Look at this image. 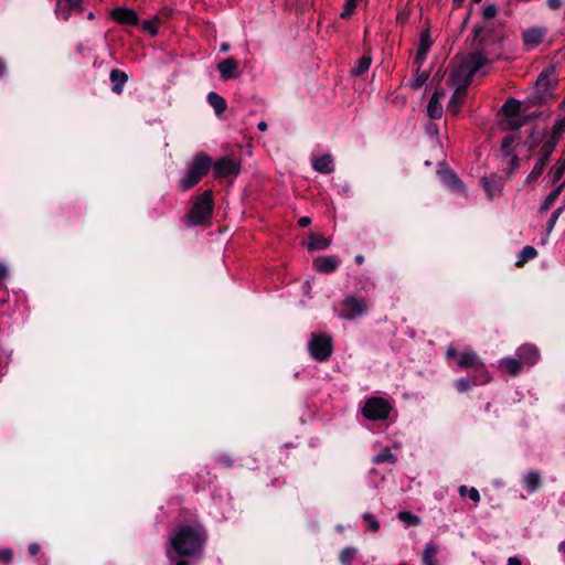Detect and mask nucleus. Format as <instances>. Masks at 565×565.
<instances>
[{
    "label": "nucleus",
    "instance_id": "obj_23",
    "mask_svg": "<svg viewBox=\"0 0 565 565\" xmlns=\"http://www.w3.org/2000/svg\"><path fill=\"white\" fill-rule=\"evenodd\" d=\"M110 82L113 83V92L115 94H121L125 84L128 81V75L125 72H121L117 68L110 71L109 75Z\"/></svg>",
    "mask_w": 565,
    "mask_h": 565
},
{
    "label": "nucleus",
    "instance_id": "obj_36",
    "mask_svg": "<svg viewBox=\"0 0 565 565\" xmlns=\"http://www.w3.org/2000/svg\"><path fill=\"white\" fill-rule=\"evenodd\" d=\"M544 169H545V167L543 166V161H536L532 171L527 174L525 181L527 183L535 182L541 177Z\"/></svg>",
    "mask_w": 565,
    "mask_h": 565
},
{
    "label": "nucleus",
    "instance_id": "obj_51",
    "mask_svg": "<svg viewBox=\"0 0 565 565\" xmlns=\"http://www.w3.org/2000/svg\"><path fill=\"white\" fill-rule=\"evenodd\" d=\"M167 557L171 562H174V565H189L188 562H185V561H182V559L177 561L175 556L171 554L170 550L167 551Z\"/></svg>",
    "mask_w": 565,
    "mask_h": 565
},
{
    "label": "nucleus",
    "instance_id": "obj_22",
    "mask_svg": "<svg viewBox=\"0 0 565 565\" xmlns=\"http://www.w3.org/2000/svg\"><path fill=\"white\" fill-rule=\"evenodd\" d=\"M470 380L473 385H486L492 381L491 374L483 361L473 370V375Z\"/></svg>",
    "mask_w": 565,
    "mask_h": 565
},
{
    "label": "nucleus",
    "instance_id": "obj_25",
    "mask_svg": "<svg viewBox=\"0 0 565 565\" xmlns=\"http://www.w3.org/2000/svg\"><path fill=\"white\" fill-rule=\"evenodd\" d=\"M565 188V182H562L561 184H558L544 200L543 202L541 203L540 207H539V212L540 213H545L547 212L555 203V201L557 200V198L559 196L561 192L563 191V189Z\"/></svg>",
    "mask_w": 565,
    "mask_h": 565
},
{
    "label": "nucleus",
    "instance_id": "obj_59",
    "mask_svg": "<svg viewBox=\"0 0 565 565\" xmlns=\"http://www.w3.org/2000/svg\"><path fill=\"white\" fill-rule=\"evenodd\" d=\"M511 166H512L513 169H516L519 167V158L518 157L514 156L511 159Z\"/></svg>",
    "mask_w": 565,
    "mask_h": 565
},
{
    "label": "nucleus",
    "instance_id": "obj_6",
    "mask_svg": "<svg viewBox=\"0 0 565 565\" xmlns=\"http://www.w3.org/2000/svg\"><path fill=\"white\" fill-rule=\"evenodd\" d=\"M392 411L391 403L383 397H370L365 401L362 414L370 420H384Z\"/></svg>",
    "mask_w": 565,
    "mask_h": 565
},
{
    "label": "nucleus",
    "instance_id": "obj_9",
    "mask_svg": "<svg viewBox=\"0 0 565 565\" xmlns=\"http://www.w3.org/2000/svg\"><path fill=\"white\" fill-rule=\"evenodd\" d=\"M367 302L363 298L348 295L342 301V312L340 317L347 320H353L360 316H363L367 311Z\"/></svg>",
    "mask_w": 565,
    "mask_h": 565
},
{
    "label": "nucleus",
    "instance_id": "obj_57",
    "mask_svg": "<svg viewBox=\"0 0 565 565\" xmlns=\"http://www.w3.org/2000/svg\"><path fill=\"white\" fill-rule=\"evenodd\" d=\"M451 182L455 186L462 188L460 180L456 175H451Z\"/></svg>",
    "mask_w": 565,
    "mask_h": 565
},
{
    "label": "nucleus",
    "instance_id": "obj_10",
    "mask_svg": "<svg viewBox=\"0 0 565 565\" xmlns=\"http://www.w3.org/2000/svg\"><path fill=\"white\" fill-rule=\"evenodd\" d=\"M502 113L507 118V126L511 129H516L525 124V120L520 117L521 103L514 98H509L503 104Z\"/></svg>",
    "mask_w": 565,
    "mask_h": 565
},
{
    "label": "nucleus",
    "instance_id": "obj_54",
    "mask_svg": "<svg viewBox=\"0 0 565 565\" xmlns=\"http://www.w3.org/2000/svg\"><path fill=\"white\" fill-rule=\"evenodd\" d=\"M548 159L550 156L545 154V152H541L536 161H543V166L546 167Z\"/></svg>",
    "mask_w": 565,
    "mask_h": 565
},
{
    "label": "nucleus",
    "instance_id": "obj_32",
    "mask_svg": "<svg viewBox=\"0 0 565 565\" xmlns=\"http://www.w3.org/2000/svg\"><path fill=\"white\" fill-rule=\"evenodd\" d=\"M396 461L397 457L393 452H391L388 448L384 449L373 458V462L376 465L385 462L394 465Z\"/></svg>",
    "mask_w": 565,
    "mask_h": 565
},
{
    "label": "nucleus",
    "instance_id": "obj_50",
    "mask_svg": "<svg viewBox=\"0 0 565 565\" xmlns=\"http://www.w3.org/2000/svg\"><path fill=\"white\" fill-rule=\"evenodd\" d=\"M30 555L34 556L41 552V546L38 543H30L28 546Z\"/></svg>",
    "mask_w": 565,
    "mask_h": 565
},
{
    "label": "nucleus",
    "instance_id": "obj_16",
    "mask_svg": "<svg viewBox=\"0 0 565 565\" xmlns=\"http://www.w3.org/2000/svg\"><path fill=\"white\" fill-rule=\"evenodd\" d=\"M111 18L120 24L136 25L138 23L137 13L131 9L117 8L111 11Z\"/></svg>",
    "mask_w": 565,
    "mask_h": 565
},
{
    "label": "nucleus",
    "instance_id": "obj_44",
    "mask_svg": "<svg viewBox=\"0 0 565 565\" xmlns=\"http://www.w3.org/2000/svg\"><path fill=\"white\" fill-rule=\"evenodd\" d=\"M157 22L154 20H147L142 22L141 29L146 32H149L151 35H156L158 33Z\"/></svg>",
    "mask_w": 565,
    "mask_h": 565
},
{
    "label": "nucleus",
    "instance_id": "obj_17",
    "mask_svg": "<svg viewBox=\"0 0 565 565\" xmlns=\"http://www.w3.org/2000/svg\"><path fill=\"white\" fill-rule=\"evenodd\" d=\"M481 183L490 199L499 195L503 189V181L501 177H483L481 179Z\"/></svg>",
    "mask_w": 565,
    "mask_h": 565
},
{
    "label": "nucleus",
    "instance_id": "obj_58",
    "mask_svg": "<svg viewBox=\"0 0 565 565\" xmlns=\"http://www.w3.org/2000/svg\"><path fill=\"white\" fill-rule=\"evenodd\" d=\"M6 68V63L0 58V77L4 75Z\"/></svg>",
    "mask_w": 565,
    "mask_h": 565
},
{
    "label": "nucleus",
    "instance_id": "obj_7",
    "mask_svg": "<svg viewBox=\"0 0 565 565\" xmlns=\"http://www.w3.org/2000/svg\"><path fill=\"white\" fill-rule=\"evenodd\" d=\"M447 359H456L457 365L461 370H475L482 362L481 358L472 349H465L458 352L455 348L449 347L446 351Z\"/></svg>",
    "mask_w": 565,
    "mask_h": 565
},
{
    "label": "nucleus",
    "instance_id": "obj_49",
    "mask_svg": "<svg viewBox=\"0 0 565 565\" xmlns=\"http://www.w3.org/2000/svg\"><path fill=\"white\" fill-rule=\"evenodd\" d=\"M513 142H514L513 137H511V136L505 137L502 141V146H501L502 150L508 153L510 148L512 147Z\"/></svg>",
    "mask_w": 565,
    "mask_h": 565
},
{
    "label": "nucleus",
    "instance_id": "obj_27",
    "mask_svg": "<svg viewBox=\"0 0 565 565\" xmlns=\"http://www.w3.org/2000/svg\"><path fill=\"white\" fill-rule=\"evenodd\" d=\"M438 546L434 543H427L423 552L424 565H439L437 561Z\"/></svg>",
    "mask_w": 565,
    "mask_h": 565
},
{
    "label": "nucleus",
    "instance_id": "obj_35",
    "mask_svg": "<svg viewBox=\"0 0 565 565\" xmlns=\"http://www.w3.org/2000/svg\"><path fill=\"white\" fill-rule=\"evenodd\" d=\"M371 63H372V58L370 56H362L359 61H358V64L352 68V74L353 75H362L363 73H365L366 71H369L370 66H371Z\"/></svg>",
    "mask_w": 565,
    "mask_h": 565
},
{
    "label": "nucleus",
    "instance_id": "obj_28",
    "mask_svg": "<svg viewBox=\"0 0 565 565\" xmlns=\"http://www.w3.org/2000/svg\"><path fill=\"white\" fill-rule=\"evenodd\" d=\"M523 483L529 492H534L541 487V476L537 471H529L524 478Z\"/></svg>",
    "mask_w": 565,
    "mask_h": 565
},
{
    "label": "nucleus",
    "instance_id": "obj_39",
    "mask_svg": "<svg viewBox=\"0 0 565 565\" xmlns=\"http://www.w3.org/2000/svg\"><path fill=\"white\" fill-rule=\"evenodd\" d=\"M565 131V116L558 119L552 129V139L558 140L562 134Z\"/></svg>",
    "mask_w": 565,
    "mask_h": 565
},
{
    "label": "nucleus",
    "instance_id": "obj_61",
    "mask_svg": "<svg viewBox=\"0 0 565 565\" xmlns=\"http://www.w3.org/2000/svg\"><path fill=\"white\" fill-rule=\"evenodd\" d=\"M355 263L359 265H362L364 263V256L363 255H356L355 256Z\"/></svg>",
    "mask_w": 565,
    "mask_h": 565
},
{
    "label": "nucleus",
    "instance_id": "obj_60",
    "mask_svg": "<svg viewBox=\"0 0 565 565\" xmlns=\"http://www.w3.org/2000/svg\"><path fill=\"white\" fill-rule=\"evenodd\" d=\"M257 128L260 130V131H265L267 129V124L265 121H260L258 125H257Z\"/></svg>",
    "mask_w": 565,
    "mask_h": 565
},
{
    "label": "nucleus",
    "instance_id": "obj_48",
    "mask_svg": "<svg viewBox=\"0 0 565 565\" xmlns=\"http://www.w3.org/2000/svg\"><path fill=\"white\" fill-rule=\"evenodd\" d=\"M9 276V268L8 266L3 263V262H0V284L3 282Z\"/></svg>",
    "mask_w": 565,
    "mask_h": 565
},
{
    "label": "nucleus",
    "instance_id": "obj_33",
    "mask_svg": "<svg viewBox=\"0 0 565 565\" xmlns=\"http://www.w3.org/2000/svg\"><path fill=\"white\" fill-rule=\"evenodd\" d=\"M429 74L426 71H420L418 66H416V74L412 78L409 85L413 89L420 88L428 79Z\"/></svg>",
    "mask_w": 565,
    "mask_h": 565
},
{
    "label": "nucleus",
    "instance_id": "obj_42",
    "mask_svg": "<svg viewBox=\"0 0 565 565\" xmlns=\"http://www.w3.org/2000/svg\"><path fill=\"white\" fill-rule=\"evenodd\" d=\"M565 211V204L557 207L551 215L547 222V232L551 233L559 217V215Z\"/></svg>",
    "mask_w": 565,
    "mask_h": 565
},
{
    "label": "nucleus",
    "instance_id": "obj_3",
    "mask_svg": "<svg viewBox=\"0 0 565 565\" xmlns=\"http://www.w3.org/2000/svg\"><path fill=\"white\" fill-rule=\"evenodd\" d=\"M212 167V159L205 152H199L194 156L188 166L183 177L179 180L181 191H188L196 185Z\"/></svg>",
    "mask_w": 565,
    "mask_h": 565
},
{
    "label": "nucleus",
    "instance_id": "obj_18",
    "mask_svg": "<svg viewBox=\"0 0 565 565\" xmlns=\"http://www.w3.org/2000/svg\"><path fill=\"white\" fill-rule=\"evenodd\" d=\"M238 63L233 57H227L217 65V70L223 79L236 78Z\"/></svg>",
    "mask_w": 565,
    "mask_h": 565
},
{
    "label": "nucleus",
    "instance_id": "obj_11",
    "mask_svg": "<svg viewBox=\"0 0 565 565\" xmlns=\"http://www.w3.org/2000/svg\"><path fill=\"white\" fill-rule=\"evenodd\" d=\"M340 258L335 255L320 256L313 259V269L321 274H330L338 269Z\"/></svg>",
    "mask_w": 565,
    "mask_h": 565
},
{
    "label": "nucleus",
    "instance_id": "obj_53",
    "mask_svg": "<svg viewBox=\"0 0 565 565\" xmlns=\"http://www.w3.org/2000/svg\"><path fill=\"white\" fill-rule=\"evenodd\" d=\"M547 4L551 9L556 10L561 8L562 2L561 0H547Z\"/></svg>",
    "mask_w": 565,
    "mask_h": 565
},
{
    "label": "nucleus",
    "instance_id": "obj_41",
    "mask_svg": "<svg viewBox=\"0 0 565 565\" xmlns=\"http://www.w3.org/2000/svg\"><path fill=\"white\" fill-rule=\"evenodd\" d=\"M472 382L470 377H461L455 382V387L459 393H465L470 390Z\"/></svg>",
    "mask_w": 565,
    "mask_h": 565
},
{
    "label": "nucleus",
    "instance_id": "obj_52",
    "mask_svg": "<svg viewBox=\"0 0 565 565\" xmlns=\"http://www.w3.org/2000/svg\"><path fill=\"white\" fill-rule=\"evenodd\" d=\"M298 224L301 227H307L311 224V218L308 216H302L298 220Z\"/></svg>",
    "mask_w": 565,
    "mask_h": 565
},
{
    "label": "nucleus",
    "instance_id": "obj_14",
    "mask_svg": "<svg viewBox=\"0 0 565 565\" xmlns=\"http://www.w3.org/2000/svg\"><path fill=\"white\" fill-rule=\"evenodd\" d=\"M82 0H56L55 13L58 19L68 20L73 10L81 7Z\"/></svg>",
    "mask_w": 565,
    "mask_h": 565
},
{
    "label": "nucleus",
    "instance_id": "obj_43",
    "mask_svg": "<svg viewBox=\"0 0 565 565\" xmlns=\"http://www.w3.org/2000/svg\"><path fill=\"white\" fill-rule=\"evenodd\" d=\"M13 551L11 548H0V565H8L13 559Z\"/></svg>",
    "mask_w": 565,
    "mask_h": 565
},
{
    "label": "nucleus",
    "instance_id": "obj_37",
    "mask_svg": "<svg viewBox=\"0 0 565 565\" xmlns=\"http://www.w3.org/2000/svg\"><path fill=\"white\" fill-rule=\"evenodd\" d=\"M398 519L407 525H418L420 523V519L408 511H401Z\"/></svg>",
    "mask_w": 565,
    "mask_h": 565
},
{
    "label": "nucleus",
    "instance_id": "obj_26",
    "mask_svg": "<svg viewBox=\"0 0 565 565\" xmlns=\"http://www.w3.org/2000/svg\"><path fill=\"white\" fill-rule=\"evenodd\" d=\"M331 241L318 234H310L307 248L310 252L322 250L330 246Z\"/></svg>",
    "mask_w": 565,
    "mask_h": 565
},
{
    "label": "nucleus",
    "instance_id": "obj_34",
    "mask_svg": "<svg viewBox=\"0 0 565 565\" xmlns=\"http://www.w3.org/2000/svg\"><path fill=\"white\" fill-rule=\"evenodd\" d=\"M358 550L353 546H345L339 555V561L342 565H350L355 558Z\"/></svg>",
    "mask_w": 565,
    "mask_h": 565
},
{
    "label": "nucleus",
    "instance_id": "obj_5",
    "mask_svg": "<svg viewBox=\"0 0 565 565\" xmlns=\"http://www.w3.org/2000/svg\"><path fill=\"white\" fill-rule=\"evenodd\" d=\"M308 350L316 361L324 362L333 352L332 338L328 334L312 333L308 342Z\"/></svg>",
    "mask_w": 565,
    "mask_h": 565
},
{
    "label": "nucleus",
    "instance_id": "obj_63",
    "mask_svg": "<svg viewBox=\"0 0 565 565\" xmlns=\"http://www.w3.org/2000/svg\"><path fill=\"white\" fill-rule=\"evenodd\" d=\"M479 32H480V30L478 28H475V36H476V39L479 36Z\"/></svg>",
    "mask_w": 565,
    "mask_h": 565
},
{
    "label": "nucleus",
    "instance_id": "obj_15",
    "mask_svg": "<svg viewBox=\"0 0 565 565\" xmlns=\"http://www.w3.org/2000/svg\"><path fill=\"white\" fill-rule=\"evenodd\" d=\"M545 34L546 31L543 28H530L522 34L523 43L529 49L535 47L543 41Z\"/></svg>",
    "mask_w": 565,
    "mask_h": 565
},
{
    "label": "nucleus",
    "instance_id": "obj_62",
    "mask_svg": "<svg viewBox=\"0 0 565 565\" xmlns=\"http://www.w3.org/2000/svg\"><path fill=\"white\" fill-rule=\"evenodd\" d=\"M228 49H230L228 43H223V44L221 45V51H222V52H226V51H228Z\"/></svg>",
    "mask_w": 565,
    "mask_h": 565
},
{
    "label": "nucleus",
    "instance_id": "obj_29",
    "mask_svg": "<svg viewBox=\"0 0 565 565\" xmlns=\"http://www.w3.org/2000/svg\"><path fill=\"white\" fill-rule=\"evenodd\" d=\"M207 100H209V104L213 107V109L215 110V113L217 115H221V114H223L225 111V109H226V102L217 93H215V92L209 93Z\"/></svg>",
    "mask_w": 565,
    "mask_h": 565
},
{
    "label": "nucleus",
    "instance_id": "obj_47",
    "mask_svg": "<svg viewBox=\"0 0 565 565\" xmlns=\"http://www.w3.org/2000/svg\"><path fill=\"white\" fill-rule=\"evenodd\" d=\"M468 497H469V498H470L475 503H479V502H480V500H481L480 493H479L478 489H476L475 487L469 488Z\"/></svg>",
    "mask_w": 565,
    "mask_h": 565
},
{
    "label": "nucleus",
    "instance_id": "obj_45",
    "mask_svg": "<svg viewBox=\"0 0 565 565\" xmlns=\"http://www.w3.org/2000/svg\"><path fill=\"white\" fill-rule=\"evenodd\" d=\"M497 13V8L494 4H488L484 9H483V17L484 19H492Z\"/></svg>",
    "mask_w": 565,
    "mask_h": 565
},
{
    "label": "nucleus",
    "instance_id": "obj_56",
    "mask_svg": "<svg viewBox=\"0 0 565 565\" xmlns=\"http://www.w3.org/2000/svg\"><path fill=\"white\" fill-rule=\"evenodd\" d=\"M468 491H469V489L466 486H460L458 489V492H459L460 497H462V498L468 495Z\"/></svg>",
    "mask_w": 565,
    "mask_h": 565
},
{
    "label": "nucleus",
    "instance_id": "obj_40",
    "mask_svg": "<svg viewBox=\"0 0 565 565\" xmlns=\"http://www.w3.org/2000/svg\"><path fill=\"white\" fill-rule=\"evenodd\" d=\"M363 520L366 523L369 531L377 532L380 530V523L373 514H363Z\"/></svg>",
    "mask_w": 565,
    "mask_h": 565
},
{
    "label": "nucleus",
    "instance_id": "obj_38",
    "mask_svg": "<svg viewBox=\"0 0 565 565\" xmlns=\"http://www.w3.org/2000/svg\"><path fill=\"white\" fill-rule=\"evenodd\" d=\"M359 0H347L343 7L340 18L349 19L355 11Z\"/></svg>",
    "mask_w": 565,
    "mask_h": 565
},
{
    "label": "nucleus",
    "instance_id": "obj_24",
    "mask_svg": "<svg viewBox=\"0 0 565 565\" xmlns=\"http://www.w3.org/2000/svg\"><path fill=\"white\" fill-rule=\"evenodd\" d=\"M499 367L510 375H518L522 370V363L519 359L504 358L499 361Z\"/></svg>",
    "mask_w": 565,
    "mask_h": 565
},
{
    "label": "nucleus",
    "instance_id": "obj_46",
    "mask_svg": "<svg viewBox=\"0 0 565 565\" xmlns=\"http://www.w3.org/2000/svg\"><path fill=\"white\" fill-rule=\"evenodd\" d=\"M558 140L551 139L548 142H546L543 147L541 152H545V154L551 156V153L554 150V147Z\"/></svg>",
    "mask_w": 565,
    "mask_h": 565
},
{
    "label": "nucleus",
    "instance_id": "obj_64",
    "mask_svg": "<svg viewBox=\"0 0 565 565\" xmlns=\"http://www.w3.org/2000/svg\"><path fill=\"white\" fill-rule=\"evenodd\" d=\"M2 371H3V366H2V364L0 363V375H2V373H3Z\"/></svg>",
    "mask_w": 565,
    "mask_h": 565
},
{
    "label": "nucleus",
    "instance_id": "obj_19",
    "mask_svg": "<svg viewBox=\"0 0 565 565\" xmlns=\"http://www.w3.org/2000/svg\"><path fill=\"white\" fill-rule=\"evenodd\" d=\"M445 93L443 90L435 92L427 105V114L431 119H439L443 115L441 99Z\"/></svg>",
    "mask_w": 565,
    "mask_h": 565
},
{
    "label": "nucleus",
    "instance_id": "obj_20",
    "mask_svg": "<svg viewBox=\"0 0 565 565\" xmlns=\"http://www.w3.org/2000/svg\"><path fill=\"white\" fill-rule=\"evenodd\" d=\"M554 82H555L554 71H552V70L543 71L539 75V77L535 82L537 92L542 95L547 94L550 92V89L552 88Z\"/></svg>",
    "mask_w": 565,
    "mask_h": 565
},
{
    "label": "nucleus",
    "instance_id": "obj_31",
    "mask_svg": "<svg viewBox=\"0 0 565 565\" xmlns=\"http://www.w3.org/2000/svg\"><path fill=\"white\" fill-rule=\"evenodd\" d=\"M564 173H565V158H561L548 171V177L552 179L553 183H556L561 180V178L563 177Z\"/></svg>",
    "mask_w": 565,
    "mask_h": 565
},
{
    "label": "nucleus",
    "instance_id": "obj_8",
    "mask_svg": "<svg viewBox=\"0 0 565 565\" xmlns=\"http://www.w3.org/2000/svg\"><path fill=\"white\" fill-rule=\"evenodd\" d=\"M211 168L216 179L236 178L241 172V161L233 157H223L212 162Z\"/></svg>",
    "mask_w": 565,
    "mask_h": 565
},
{
    "label": "nucleus",
    "instance_id": "obj_2",
    "mask_svg": "<svg viewBox=\"0 0 565 565\" xmlns=\"http://www.w3.org/2000/svg\"><path fill=\"white\" fill-rule=\"evenodd\" d=\"M206 541L202 525L178 526L169 539V545L178 556L200 557Z\"/></svg>",
    "mask_w": 565,
    "mask_h": 565
},
{
    "label": "nucleus",
    "instance_id": "obj_21",
    "mask_svg": "<svg viewBox=\"0 0 565 565\" xmlns=\"http://www.w3.org/2000/svg\"><path fill=\"white\" fill-rule=\"evenodd\" d=\"M312 167L320 173L329 174L334 171L333 158L329 153L315 157L312 158Z\"/></svg>",
    "mask_w": 565,
    "mask_h": 565
},
{
    "label": "nucleus",
    "instance_id": "obj_1",
    "mask_svg": "<svg viewBox=\"0 0 565 565\" xmlns=\"http://www.w3.org/2000/svg\"><path fill=\"white\" fill-rule=\"evenodd\" d=\"M500 56V42L492 36H482L478 42L476 51L460 58L448 79L449 86L454 88V94L448 104V110L451 114L456 115L459 113L467 95V87L471 83L473 75L484 66L499 60Z\"/></svg>",
    "mask_w": 565,
    "mask_h": 565
},
{
    "label": "nucleus",
    "instance_id": "obj_13",
    "mask_svg": "<svg viewBox=\"0 0 565 565\" xmlns=\"http://www.w3.org/2000/svg\"><path fill=\"white\" fill-rule=\"evenodd\" d=\"M431 45L433 41L429 36V33L427 31L423 32L419 39V45L414 60V64L418 66V68H422Z\"/></svg>",
    "mask_w": 565,
    "mask_h": 565
},
{
    "label": "nucleus",
    "instance_id": "obj_4",
    "mask_svg": "<svg viewBox=\"0 0 565 565\" xmlns=\"http://www.w3.org/2000/svg\"><path fill=\"white\" fill-rule=\"evenodd\" d=\"M212 211L213 193L212 191L206 190L196 198L186 217L192 225H201L210 220Z\"/></svg>",
    "mask_w": 565,
    "mask_h": 565
},
{
    "label": "nucleus",
    "instance_id": "obj_12",
    "mask_svg": "<svg viewBox=\"0 0 565 565\" xmlns=\"http://www.w3.org/2000/svg\"><path fill=\"white\" fill-rule=\"evenodd\" d=\"M518 359L522 363V365L532 366L534 365L539 358V350L532 344H523L516 351Z\"/></svg>",
    "mask_w": 565,
    "mask_h": 565
},
{
    "label": "nucleus",
    "instance_id": "obj_55",
    "mask_svg": "<svg viewBox=\"0 0 565 565\" xmlns=\"http://www.w3.org/2000/svg\"><path fill=\"white\" fill-rule=\"evenodd\" d=\"M507 565H522L520 558L513 556L508 558Z\"/></svg>",
    "mask_w": 565,
    "mask_h": 565
},
{
    "label": "nucleus",
    "instance_id": "obj_30",
    "mask_svg": "<svg viewBox=\"0 0 565 565\" xmlns=\"http://www.w3.org/2000/svg\"><path fill=\"white\" fill-rule=\"evenodd\" d=\"M537 256V250L533 246H525L520 252L515 265L523 266L526 262L534 259Z\"/></svg>",
    "mask_w": 565,
    "mask_h": 565
}]
</instances>
